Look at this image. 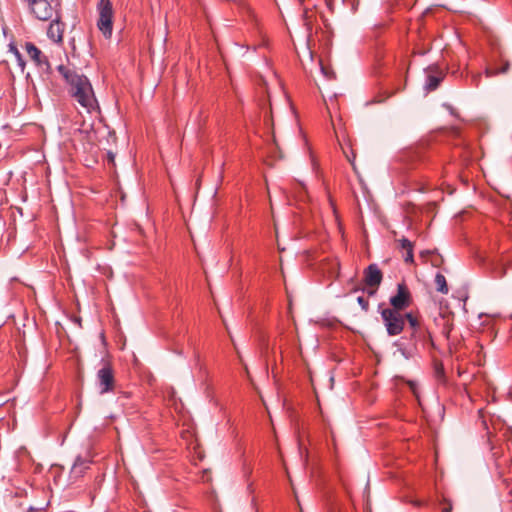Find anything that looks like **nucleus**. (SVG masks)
Here are the masks:
<instances>
[{
	"mask_svg": "<svg viewBox=\"0 0 512 512\" xmlns=\"http://www.w3.org/2000/svg\"><path fill=\"white\" fill-rule=\"evenodd\" d=\"M509 69V64L506 63L499 71H492L490 69H486L485 73L487 77H491L496 75L497 73H506Z\"/></svg>",
	"mask_w": 512,
	"mask_h": 512,
	"instance_id": "obj_16",
	"label": "nucleus"
},
{
	"mask_svg": "<svg viewBox=\"0 0 512 512\" xmlns=\"http://www.w3.org/2000/svg\"><path fill=\"white\" fill-rule=\"evenodd\" d=\"M402 355L405 356L406 358L408 357L407 354L405 353V351L403 349L400 350Z\"/></svg>",
	"mask_w": 512,
	"mask_h": 512,
	"instance_id": "obj_31",
	"label": "nucleus"
},
{
	"mask_svg": "<svg viewBox=\"0 0 512 512\" xmlns=\"http://www.w3.org/2000/svg\"><path fill=\"white\" fill-rule=\"evenodd\" d=\"M12 51L14 52V55L16 56V59H17V62H18V65L22 68V70L24 69L25 67V62H24V59L21 55V53L17 50L16 47H12L11 48Z\"/></svg>",
	"mask_w": 512,
	"mask_h": 512,
	"instance_id": "obj_18",
	"label": "nucleus"
},
{
	"mask_svg": "<svg viewBox=\"0 0 512 512\" xmlns=\"http://www.w3.org/2000/svg\"><path fill=\"white\" fill-rule=\"evenodd\" d=\"M201 479L202 481H209V474L207 470H203Z\"/></svg>",
	"mask_w": 512,
	"mask_h": 512,
	"instance_id": "obj_25",
	"label": "nucleus"
},
{
	"mask_svg": "<svg viewBox=\"0 0 512 512\" xmlns=\"http://www.w3.org/2000/svg\"><path fill=\"white\" fill-rule=\"evenodd\" d=\"M391 309L402 311L411 304V294L404 283H399L397 286L396 295L390 298Z\"/></svg>",
	"mask_w": 512,
	"mask_h": 512,
	"instance_id": "obj_7",
	"label": "nucleus"
},
{
	"mask_svg": "<svg viewBox=\"0 0 512 512\" xmlns=\"http://www.w3.org/2000/svg\"><path fill=\"white\" fill-rule=\"evenodd\" d=\"M382 281V273L375 264H371L365 271V283L369 287H378Z\"/></svg>",
	"mask_w": 512,
	"mask_h": 512,
	"instance_id": "obj_9",
	"label": "nucleus"
},
{
	"mask_svg": "<svg viewBox=\"0 0 512 512\" xmlns=\"http://www.w3.org/2000/svg\"><path fill=\"white\" fill-rule=\"evenodd\" d=\"M91 461L81 456H78L71 468V475L75 478L81 477L83 473L89 468Z\"/></svg>",
	"mask_w": 512,
	"mask_h": 512,
	"instance_id": "obj_10",
	"label": "nucleus"
},
{
	"mask_svg": "<svg viewBox=\"0 0 512 512\" xmlns=\"http://www.w3.org/2000/svg\"><path fill=\"white\" fill-rule=\"evenodd\" d=\"M263 59L265 62V75H260L263 86L268 90L269 82L277 83L276 74L272 70L271 62L266 55H263Z\"/></svg>",
	"mask_w": 512,
	"mask_h": 512,
	"instance_id": "obj_11",
	"label": "nucleus"
},
{
	"mask_svg": "<svg viewBox=\"0 0 512 512\" xmlns=\"http://www.w3.org/2000/svg\"><path fill=\"white\" fill-rule=\"evenodd\" d=\"M357 302L359 303V305L362 307L363 310L367 311L368 310V307H369V302L368 300H366L364 297L362 296H359L357 298Z\"/></svg>",
	"mask_w": 512,
	"mask_h": 512,
	"instance_id": "obj_21",
	"label": "nucleus"
},
{
	"mask_svg": "<svg viewBox=\"0 0 512 512\" xmlns=\"http://www.w3.org/2000/svg\"><path fill=\"white\" fill-rule=\"evenodd\" d=\"M78 131H79L80 133H84V131H83V130H81V129H79ZM92 132H93V131H92L91 129H89V130H85V134L87 135V137H88V138H90V134H91Z\"/></svg>",
	"mask_w": 512,
	"mask_h": 512,
	"instance_id": "obj_26",
	"label": "nucleus"
},
{
	"mask_svg": "<svg viewBox=\"0 0 512 512\" xmlns=\"http://www.w3.org/2000/svg\"><path fill=\"white\" fill-rule=\"evenodd\" d=\"M97 28L106 39L111 38L113 32V5L110 0H100L97 4Z\"/></svg>",
	"mask_w": 512,
	"mask_h": 512,
	"instance_id": "obj_3",
	"label": "nucleus"
},
{
	"mask_svg": "<svg viewBox=\"0 0 512 512\" xmlns=\"http://www.w3.org/2000/svg\"><path fill=\"white\" fill-rule=\"evenodd\" d=\"M444 504L446 506H444L442 508V511L441 512H452V504L450 502H448L447 500H444Z\"/></svg>",
	"mask_w": 512,
	"mask_h": 512,
	"instance_id": "obj_23",
	"label": "nucleus"
},
{
	"mask_svg": "<svg viewBox=\"0 0 512 512\" xmlns=\"http://www.w3.org/2000/svg\"><path fill=\"white\" fill-rule=\"evenodd\" d=\"M399 243H400V247L403 249V250H413V244L411 241H409L408 239L406 238H402L399 240Z\"/></svg>",
	"mask_w": 512,
	"mask_h": 512,
	"instance_id": "obj_17",
	"label": "nucleus"
},
{
	"mask_svg": "<svg viewBox=\"0 0 512 512\" xmlns=\"http://www.w3.org/2000/svg\"><path fill=\"white\" fill-rule=\"evenodd\" d=\"M420 258L422 259L423 263H430L433 267H440L444 262V259L441 255L430 250L422 251L420 253Z\"/></svg>",
	"mask_w": 512,
	"mask_h": 512,
	"instance_id": "obj_12",
	"label": "nucleus"
},
{
	"mask_svg": "<svg viewBox=\"0 0 512 512\" xmlns=\"http://www.w3.org/2000/svg\"><path fill=\"white\" fill-rule=\"evenodd\" d=\"M251 503H252V505L256 504V496L255 495L252 496Z\"/></svg>",
	"mask_w": 512,
	"mask_h": 512,
	"instance_id": "obj_29",
	"label": "nucleus"
},
{
	"mask_svg": "<svg viewBox=\"0 0 512 512\" xmlns=\"http://www.w3.org/2000/svg\"><path fill=\"white\" fill-rule=\"evenodd\" d=\"M268 47V39L266 38V35H263L259 30H258V44H257V47Z\"/></svg>",
	"mask_w": 512,
	"mask_h": 512,
	"instance_id": "obj_19",
	"label": "nucleus"
},
{
	"mask_svg": "<svg viewBox=\"0 0 512 512\" xmlns=\"http://www.w3.org/2000/svg\"><path fill=\"white\" fill-rule=\"evenodd\" d=\"M374 293H375V290H370V291L368 292V294H369V295H373Z\"/></svg>",
	"mask_w": 512,
	"mask_h": 512,
	"instance_id": "obj_33",
	"label": "nucleus"
},
{
	"mask_svg": "<svg viewBox=\"0 0 512 512\" xmlns=\"http://www.w3.org/2000/svg\"><path fill=\"white\" fill-rule=\"evenodd\" d=\"M107 156L110 162H114V154L111 151L107 153Z\"/></svg>",
	"mask_w": 512,
	"mask_h": 512,
	"instance_id": "obj_27",
	"label": "nucleus"
},
{
	"mask_svg": "<svg viewBox=\"0 0 512 512\" xmlns=\"http://www.w3.org/2000/svg\"><path fill=\"white\" fill-rule=\"evenodd\" d=\"M507 269H508L507 265L506 264H502L496 270L497 276L500 277V278L504 277L507 274Z\"/></svg>",
	"mask_w": 512,
	"mask_h": 512,
	"instance_id": "obj_20",
	"label": "nucleus"
},
{
	"mask_svg": "<svg viewBox=\"0 0 512 512\" xmlns=\"http://www.w3.org/2000/svg\"><path fill=\"white\" fill-rule=\"evenodd\" d=\"M29 13L37 20L47 22L62 11L61 0H22Z\"/></svg>",
	"mask_w": 512,
	"mask_h": 512,
	"instance_id": "obj_2",
	"label": "nucleus"
},
{
	"mask_svg": "<svg viewBox=\"0 0 512 512\" xmlns=\"http://www.w3.org/2000/svg\"><path fill=\"white\" fill-rule=\"evenodd\" d=\"M196 186H197V188H199V186H200V179H197Z\"/></svg>",
	"mask_w": 512,
	"mask_h": 512,
	"instance_id": "obj_32",
	"label": "nucleus"
},
{
	"mask_svg": "<svg viewBox=\"0 0 512 512\" xmlns=\"http://www.w3.org/2000/svg\"><path fill=\"white\" fill-rule=\"evenodd\" d=\"M381 316L390 336H395L402 332L405 325V318L401 311L385 308L381 311Z\"/></svg>",
	"mask_w": 512,
	"mask_h": 512,
	"instance_id": "obj_4",
	"label": "nucleus"
},
{
	"mask_svg": "<svg viewBox=\"0 0 512 512\" xmlns=\"http://www.w3.org/2000/svg\"><path fill=\"white\" fill-rule=\"evenodd\" d=\"M243 366H244V370H245V373H246V376H247L248 380L250 381L251 385H254L253 378L250 375V372L248 370L247 365L243 363Z\"/></svg>",
	"mask_w": 512,
	"mask_h": 512,
	"instance_id": "obj_24",
	"label": "nucleus"
},
{
	"mask_svg": "<svg viewBox=\"0 0 512 512\" xmlns=\"http://www.w3.org/2000/svg\"><path fill=\"white\" fill-rule=\"evenodd\" d=\"M27 512H41V510L39 509H36V508H33V507H30Z\"/></svg>",
	"mask_w": 512,
	"mask_h": 512,
	"instance_id": "obj_28",
	"label": "nucleus"
},
{
	"mask_svg": "<svg viewBox=\"0 0 512 512\" xmlns=\"http://www.w3.org/2000/svg\"><path fill=\"white\" fill-rule=\"evenodd\" d=\"M440 83V78L437 76L429 75L427 79V89L428 90H435Z\"/></svg>",
	"mask_w": 512,
	"mask_h": 512,
	"instance_id": "obj_14",
	"label": "nucleus"
},
{
	"mask_svg": "<svg viewBox=\"0 0 512 512\" xmlns=\"http://www.w3.org/2000/svg\"><path fill=\"white\" fill-rule=\"evenodd\" d=\"M47 29V36L55 43H62L65 31V23L62 21V11L54 15Z\"/></svg>",
	"mask_w": 512,
	"mask_h": 512,
	"instance_id": "obj_8",
	"label": "nucleus"
},
{
	"mask_svg": "<svg viewBox=\"0 0 512 512\" xmlns=\"http://www.w3.org/2000/svg\"><path fill=\"white\" fill-rule=\"evenodd\" d=\"M435 284H436V289L438 292L442 293V294H447L449 289H448V285H447V282H446V278L444 275H442L441 273H437L436 276H435Z\"/></svg>",
	"mask_w": 512,
	"mask_h": 512,
	"instance_id": "obj_13",
	"label": "nucleus"
},
{
	"mask_svg": "<svg viewBox=\"0 0 512 512\" xmlns=\"http://www.w3.org/2000/svg\"><path fill=\"white\" fill-rule=\"evenodd\" d=\"M24 49L26 50L30 59L35 62L36 66L39 68L40 71L47 74H50L52 72L51 65L49 63L47 56H45L36 45H34L32 42H26L24 45Z\"/></svg>",
	"mask_w": 512,
	"mask_h": 512,
	"instance_id": "obj_5",
	"label": "nucleus"
},
{
	"mask_svg": "<svg viewBox=\"0 0 512 512\" xmlns=\"http://www.w3.org/2000/svg\"><path fill=\"white\" fill-rule=\"evenodd\" d=\"M404 318H405V321H408V323L412 329L416 330L419 327V321H418L417 317H415L411 313H405Z\"/></svg>",
	"mask_w": 512,
	"mask_h": 512,
	"instance_id": "obj_15",
	"label": "nucleus"
},
{
	"mask_svg": "<svg viewBox=\"0 0 512 512\" xmlns=\"http://www.w3.org/2000/svg\"><path fill=\"white\" fill-rule=\"evenodd\" d=\"M57 71L70 86L72 96L82 107L88 112L98 107L92 85L86 76L76 73L74 69L63 64L57 67Z\"/></svg>",
	"mask_w": 512,
	"mask_h": 512,
	"instance_id": "obj_1",
	"label": "nucleus"
},
{
	"mask_svg": "<svg viewBox=\"0 0 512 512\" xmlns=\"http://www.w3.org/2000/svg\"><path fill=\"white\" fill-rule=\"evenodd\" d=\"M404 261L407 263H413L414 262V256H413V250L406 251V256L404 257Z\"/></svg>",
	"mask_w": 512,
	"mask_h": 512,
	"instance_id": "obj_22",
	"label": "nucleus"
},
{
	"mask_svg": "<svg viewBox=\"0 0 512 512\" xmlns=\"http://www.w3.org/2000/svg\"><path fill=\"white\" fill-rule=\"evenodd\" d=\"M253 482H249L248 483V488L253 492Z\"/></svg>",
	"mask_w": 512,
	"mask_h": 512,
	"instance_id": "obj_30",
	"label": "nucleus"
},
{
	"mask_svg": "<svg viewBox=\"0 0 512 512\" xmlns=\"http://www.w3.org/2000/svg\"><path fill=\"white\" fill-rule=\"evenodd\" d=\"M98 386L101 394H105L114 390L115 378L114 372L110 364L106 363L97 372Z\"/></svg>",
	"mask_w": 512,
	"mask_h": 512,
	"instance_id": "obj_6",
	"label": "nucleus"
}]
</instances>
